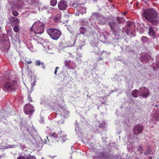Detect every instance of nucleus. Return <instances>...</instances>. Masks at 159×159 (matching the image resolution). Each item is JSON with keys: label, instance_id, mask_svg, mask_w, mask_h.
I'll list each match as a JSON object with an SVG mask.
<instances>
[{"label": "nucleus", "instance_id": "obj_29", "mask_svg": "<svg viewBox=\"0 0 159 159\" xmlns=\"http://www.w3.org/2000/svg\"><path fill=\"white\" fill-rule=\"evenodd\" d=\"M26 157H25L24 156H19L17 158V159H26Z\"/></svg>", "mask_w": 159, "mask_h": 159}, {"label": "nucleus", "instance_id": "obj_11", "mask_svg": "<svg viewBox=\"0 0 159 159\" xmlns=\"http://www.w3.org/2000/svg\"><path fill=\"white\" fill-rule=\"evenodd\" d=\"M149 34L150 36L152 37L153 38L155 37L156 33L152 27H150L149 28Z\"/></svg>", "mask_w": 159, "mask_h": 159}, {"label": "nucleus", "instance_id": "obj_9", "mask_svg": "<svg viewBox=\"0 0 159 159\" xmlns=\"http://www.w3.org/2000/svg\"><path fill=\"white\" fill-rule=\"evenodd\" d=\"M9 20L11 24H18L20 22V20L15 17H10L9 18Z\"/></svg>", "mask_w": 159, "mask_h": 159}, {"label": "nucleus", "instance_id": "obj_40", "mask_svg": "<svg viewBox=\"0 0 159 159\" xmlns=\"http://www.w3.org/2000/svg\"><path fill=\"white\" fill-rule=\"evenodd\" d=\"M143 57H141V60H143Z\"/></svg>", "mask_w": 159, "mask_h": 159}, {"label": "nucleus", "instance_id": "obj_42", "mask_svg": "<svg viewBox=\"0 0 159 159\" xmlns=\"http://www.w3.org/2000/svg\"><path fill=\"white\" fill-rule=\"evenodd\" d=\"M4 37H6V35H4Z\"/></svg>", "mask_w": 159, "mask_h": 159}, {"label": "nucleus", "instance_id": "obj_12", "mask_svg": "<svg viewBox=\"0 0 159 159\" xmlns=\"http://www.w3.org/2000/svg\"><path fill=\"white\" fill-rule=\"evenodd\" d=\"M139 93H140L138 90L134 89L132 91L131 95L133 97L136 98L138 97Z\"/></svg>", "mask_w": 159, "mask_h": 159}, {"label": "nucleus", "instance_id": "obj_32", "mask_svg": "<svg viewBox=\"0 0 159 159\" xmlns=\"http://www.w3.org/2000/svg\"><path fill=\"white\" fill-rule=\"evenodd\" d=\"M28 99L30 101V102H32V98L30 97V95H29L28 96Z\"/></svg>", "mask_w": 159, "mask_h": 159}, {"label": "nucleus", "instance_id": "obj_15", "mask_svg": "<svg viewBox=\"0 0 159 159\" xmlns=\"http://www.w3.org/2000/svg\"><path fill=\"white\" fill-rule=\"evenodd\" d=\"M108 25H109L111 30L112 29L115 28L117 24L116 22H110L108 23Z\"/></svg>", "mask_w": 159, "mask_h": 159}, {"label": "nucleus", "instance_id": "obj_5", "mask_svg": "<svg viewBox=\"0 0 159 159\" xmlns=\"http://www.w3.org/2000/svg\"><path fill=\"white\" fill-rule=\"evenodd\" d=\"M34 107L30 103L25 104L24 108V111L26 114H30L34 111Z\"/></svg>", "mask_w": 159, "mask_h": 159}, {"label": "nucleus", "instance_id": "obj_16", "mask_svg": "<svg viewBox=\"0 0 159 159\" xmlns=\"http://www.w3.org/2000/svg\"><path fill=\"white\" fill-rule=\"evenodd\" d=\"M51 136L55 138H57L58 137L61 138L62 136H60L58 135V134L55 132H54L51 134Z\"/></svg>", "mask_w": 159, "mask_h": 159}, {"label": "nucleus", "instance_id": "obj_30", "mask_svg": "<svg viewBox=\"0 0 159 159\" xmlns=\"http://www.w3.org/2000/svg\"><path fill=\"white\" fill-rule=\"evenodd\" d=\"M130 29H129V28H127V29H126L125 32L126 33V34H129V30Z\"/></svg>", "mask_w": 159, "mask_h": 159}, {"label": "nucleus", "instance_id": "obj_24", "mask_svg": "<svg viewBox=\"0 0 159 159\" xmlns=\"http://www.w3.org/2000/svg\"><path fill=\"white\" fill-rule=\"evenodd\" d=\"M103 18H100L101 20H98L100 21V22H104L106 21V18L103 16Z\"/></svg>", "mask_w": 159, "mask_h": 159}, {"label": "nucleus", "instance_id": "obj_18", "mask_svg": "<svg viewBox=\"0 0 159 159\" xmlns=\"http://www.w3.org/2000/svg\"><path fill=\"white\" fill-rule=\"evenodd\" d=\"M57 3V0H51L50 1V5L54 7L56 6Z\"/></svg>", "mask_w": 159, "mask_h": 159}, {"label": "nucleus", "instance_id": "obj_23", "mask_svg": "<svg viewBox=\"0 0 159 159\" xmlns=\"http://www.w3.org/2000/svg\"><path fill=\"white\" fill-rule=\"evenodd\" d=\"M12 15L15 16H17L19 14V13L16 11H13L12 12Z\"/></svg>", "mask_w": 159, "mask_h": 159}, {"label": "nucleus", "instance_id": "obj_39", "mask_svg": "<svg viewBox=\"0 0 159 159\" xmlns=\"http://www.w3.org/2000/svg\"><path fill=\"white\" fill-rule=\"evenodd\" d=\"M3 43H1V44H0L1 46L2 47L3 46Z\"/></svg>", "mask_w": 159, "mask_h": 159}, {"label": "nucleus", "instance_id": "obj_28", "mask_svg": "<svg viewBox=\"0 0 159 159\" xmlns=\"http://www.w3.org/2000/svg\"><path fill=\"white\" fill-rule=\"evenodd\" d=\"M112 33L115 35H116L117 33V31L115 29V28L111 30Z\"/></svg>", "mask_w": 159, "mask_h": 159}, {"label": "nucleus", "instance_id": "obj_31", "mask_svg": "<svg viewBox=\"0 0 159 159\" xmlns=\"http://www.w3.org/2000/svg\"><path fill=\"white\" fill-rule=\"evenodd\" d=\"M26 159H35V158L34 156H33L28 157H26Z\"/></svg>", "mask_w": 159, "mask_h": 159}, {"label": "nucleus", "instance_id": "obj_27", "mask_svg": "<svg viewBox=\"0 0 159 159\" xmlns=\"http://www.w3.org/2000/svg\"><path fill=\"white\" fill-rule=\"evenodd\" d=\"M7 32L8 34V35H11L12 33V31L11 30L9 29L7 31Z\"/></svg>", "mask_w": 159, "mask_h": 159}, {"label": "nucleus", "instance_id": "obj_14", "mask_svg": "<svg viewBox=\"0 0 159 159\" xmlns=\"http://www.w3.org/2000/svg\"><path fill=\"white\" fill-rule=\"evenodd\" d=\"M35 65L37 66H39L40 65L42 66V67L43 68H45V65L43 62H41L40 60H37L35 62Z\"/></svg>", "mask_w": 159, "mask_h": 159}, {"label": "nucleus", "instance_id": "obj_38", "mask_svg": "<svg viewBox=\"0 0 159 159\" xmlns=\"http://www.w3.org/2000/svg\"><path fill=\"white\" fill-rule=\"evenodd\" d=\"M142 146H140L139 147V149H142Z\"/></svg>", "mask_w": 159, "mask_h": 159}, {"label": "nucleus", "instance_id": "obj_41", "mask_svg": "<svg viewBox=\"0 0 159 159\" xmlns=\"http://www.w3.org/2000/svg\"><path fill=\"white\" fill-rule=\"evenodd\" d=\"M100 60H103V59H102V58H100V59L99 60V61H100Z\"/></svg>", "mask_w": 159, "mask_h": 159}, {"label": "nucleus", "instance_id": "obj_34", "mask_svg": "<svg viewBox=\"0 0 159 159\" xmlns=\"http://www.w3.org/2000/svg\"><path fill=\"white\" fill-rule=\"evenodd\" d=\"M61 134H64V133L61 131L60 132H59V133H58V134L59 135V136H62V137H63V136H64V135H61Z\"/></svg>", "mask_w": 159, "mask_h": 159}, {"label": "nucleus", "instance_id": "obj_4", "mask_svg": "<svg viewBox=\"0 0 159 159\" xmlns=\"http://www.w3.org/2000/svg\"><path fill=\"white\" fill-rule=\"evenodd\" d=\"M48 33L53 39L57 40L61 34V32L56 29L51 28L47 30Z\"/></svg>", "mask_w": 159, "mask_h": 159}, {"label": "nucleus", "instance_id": "obj_10", "mask_svg": "<svg viewBox=\"0 0 159 159\" xmlns=\"http://www.w3.org/2000/svg\"><path fill=\"white\" fill-rule=\"evenodd\" d=\"M70 62V61H67V60H65L64 61V63L65 64V66L67 67H69V69H71L73 70L75 69L76 67V66L75 65V64L73 66H71L70 67H69Z\"/></svg>", "mask_w": 159, "mask_h": 159}, {"label": "nucleus", "instance_id": "obj_20", "mask_svg": "<svg viewBox=\"0 0 159 159\" xmlns=\"http://www.w3.org/2000/svg\"><path fill=\"white\" fill-rule=\"evenodd\" d=\"M80 31L81 34H84L85 33L86 30L84 28L81 27L80 28Z\"/></svg>", "mask_w": 159, "mask_h": 159}, {"label": "nucleus", "instance_id": "obj_1", "mask_svg": "<svg viewBox=\"0 0 159 159\" xmlns=\"http://www.w3.org/2000/svg\"><path fill=\"white\" fill-rule=\"evenodd\" d=\"M143 15L145 19L154 25L159 24V20L157 18V12L152 8L148 9L145 11Z\"/></svg>", "mask_w": 159, "mask_h": 159}, {"label": "nucleus", "instance_id": "obj_2", "mask_svg": "<svg viewBox=\"0 0 159 159\" xmlns=\"http://www.w3.org/2000/svg\"><path fill=\"white\" fill-rule=\"evenodd\" d=\"M18 84L15 80H11L9 78L8 80L4 84L2 89L8 92L15 91L17 89Z\"/></svg>", "mask_w": 159, "mask_h": 159}, {"label": "nucleus", "instance_id": "obj_26", "mask_svg": "<svg viewBox=\"0 0 159 159\" xmlns=\"http://www.w3.org/2000/svg\"><path fill=\"white\" fill-rule=\"evenodd\" d=\"M141 40L143 42H146L147 41V38L146 37L143 36L141 38Z\"/></svg>", "mask_w": 159, "mask_h": 159}, {"label": "nucleus", "instance_id": "obj_25", "mask_svg": "<svg viewBox=\"0 0 159 159\" xmlns=\"http://www.w3.org/2000/svg\"><path fill=\"white\" fill-rule=\"evenodd\" d=\"M15 147L14 145H9L8 146H6L5 147V148H12Z\"/></svg>", "mask_w": 159, "mask_h": 159}, {"label": "nucleus", "instance_id": "obj_36", "mask_svg": "<svg viewBox=\"0 0 159 159\" xmlns=\"http://www.w3.org/2000/svg\"><path fill=\"white\" fill-rule=\"evenodd\" d=\"M127 28L130 29V27H131L130 24L129 23L127 25Z\"/></svg>", "mask_w": 159, "mask_h": 159}, {"label": "nucleus", "instance_id": "obj_13", "mask_svg": "<svg viewBox=\"0 0 159 159\" xmlns=\"http://www.w3.org/2000/svg\"><path fill=\"white\" fill-rule=\"evenodd\" d=\"M92 15L96 17L98 20H101L100 18H104L103 16L97 12H94L93 13Z\"/></svg>", "mask_w": 159, "mask_h": 159}, {"label": "nucleus", "instance_id": "obj_6", "mask_svg": "<svg viewBox=\"0 0 159 159\" xmlns=\"http://www.w3.org/2000/svg\"><path fill=\"white\" fill-rule=\"evenodd\" d=\"M140 93L141 94L140 96L142 95L143 98H146L148 96L149 91L147 88L142 87L140 89Z\"/></svg>", "mask_w": 159, "mask_h": 159}, {"label": "nucleus", "instance_id": "obj_17", "mask_svg": "<svg viewBox=\"0 0 159 159\" xmlns=\"http://www.w3.org/2000/svg\"><path fill=\"white\" fill-rule=\"evenodd\" d=\"M99 157L100 159H107V156L104 153H100Z\"/></svg>", "mask_w": 159, "mask_h": 159}, {"label": "nucleus", "instance_id": "obj_19", "mask_svg": "<svg viewBox=\"0 0 159 159\" xmlns=\"http://www.w3.org/2000/svg\"><path fill=\"white\" fill-rule=\"evenodd\" d=\"M124 19L122 18L121 17H117L116 18V20L117 21V22L119 23H122L124 20Z\"/></svg>", "mask_w": 159, "mask_h": 159}, {"label": "nucleus", "instance_id": "obj_7", "mask_svg": "<svg viewBox=\"0 0 159 159\" xmlns=\"http://www.w3.org/2000/svg\"><path fill=\"white\" fill-rule=\"evenodd\" d=\"M143 125L138 124L134 127L133 129V133L135 134H139L143 131Z\"/></svg>", "mask_w": 159, "mask_h": 159}, {"label": "nucleus", "instance_id": "obj_21", "mask_svg": "<svg viewBox=\"0 0 159 159\" xmlns=\"http://www.w3.org/2000/svg\"><path fill=\"white\" fill-rule=\"evenodd\" d=\"M154 117L157 121L159 120V114L157 113H155L154 115Z\"/></svg>", "mask_w": 159, "mask_h": 159}, {"label": "nucleus", "instance_id": "obj_35", "mask_svg": "<svg viewBox=\"0 0 159 159\" xmlns=\"http://www.w3.org/2000/svg\"><path fill=\"white\" fill-rule=\"evenodd\" d=\"M35 85V82H32L31 83L32 88Z\"/></svg>", "mask_w": 159, "mask_h": 159}, {"label": "nucleus", "instance_id": "obj_43", "mask_svg": "<svg viewBox=\"0 0 159 159\" xmlns=\"http://www.w3.org/2000/svg\"><path fill=\"white\" fill-rule=\"evenodd\" d=\"M59 122H60V121H58V123H59Z\"/></svg>", "mask_w": 159, "mask_h": 159}, {"label": "nucleus", "instance_id": "obj_3", "mask_svg": "<svg viewBox=\"0 0 159 159\" xmlns=\"http://www.w3.org/2000/svg\"><path fill=\"white\" fill-rule=\"evenodd\" d=\"M44 24L39 21H36L30 28V31H33L36 34H41L44 30Z\"/></svg>", "mask_w": 159, "mask_h": 159}, {"label": "nucleus", "instance_id": "obj_33", "mask_svg": "<svg viewBox=\"0 0 159 159\" xmlns=\"http://www.w3.org/2000/svg\"><path fill=\"white\" fill-rule=\"evenodd\" d=\"M59 69V68L58 67H56L55 68V72H54V74H55V75H57V69Z\"/></svg>", "mask_w": 159, "mask_h": 159}, {"label": "nucleus", "instance_id": "obj_22", "mask_svg": "<svg viewBox=\"0 0 159 159\" xmlns=\"http://www.w3.org/2000/svg\"><path fill=\"white\" fill-rule=\"evenodd\" d=\"M19 29L17 25H15L13 28L14 31L16 32H18Z\"/></svg>", "mask_w": 159, "mask_h": 159}, {"label": "nucleus", "instance_id": "obj_37", "mask_svg": "<svg viewBox=\"0 0 159 159\" xmlns=\"http://www.w3.org/2000/svg\"><path fill=\"white\" fill-rule=\"evenodd\" d=\"M32 63V61H26V63L28 64H30Z\"/></svg>", "mask_w": 159, "mask_h": 159}, {"label": "nucleus", "instance_id": "obj_8", "mask_svg": "<svg viewBox=\"0 0 159 159\" xmlns=\"http://www.w3.org/2000/svg\"><path fill=\"white\" fill-rule=\"evenodd\" d=\"M67 6V2L64 0H61L58 3V7L61 10L66 9Z\"/></svg>", "mask_w": 159, "mask_h": 159}]
</instances>
